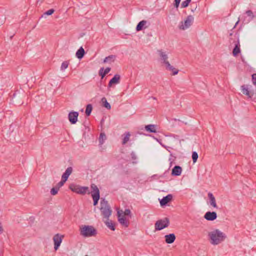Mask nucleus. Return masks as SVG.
I'll return each mask as SVG.
<instances>
[{"instance_id": "f257e3e1", "label": "nucleus", "mask_w": 256, "mask_h": 256, "mask_svg": "<svg viewBox=\"0 0 256 256\" xmlns=\"http://www.w3.org/2000/svg\"><path fill=\"white\" fill-rule=\"evenodd\" d=\"M208 236L211 244L218 245L224 241L226 236L225 234L218 229H215L208 232Z\"/></svg>"}, {"instance_id": "f03ea898", "label": "nucleus", "mask_w": 256, "mask_h": 256, "mask_svg": "<svg viewBox=\"0 0 256 256\" xmlns=\"http://www.w3.org/2000/svg\"><path fill=\"white\" fill-rule=\"evenodd\" d=\"M100 210L104 218L108 220V218L112 214V210L108 202L104 198H102L100 200Z\"/></svg>"}, {"instance_id": "7ed1b4c3", "label": "nucleus", "mask_w": 256, "mask_h": 256, "mask_svg": "<svg viewBox=\"0 0 256 256\" xmlns=\"http://www.w3.org/2000/svg\"><path fill=\"white\" fill-rule=\"evenodd\" d=\"M80 234L86 237L94 236L96 234V230L92 226H84L81 229Z\"/></svg>"}, {"instance_id": "20e7f679", "label": "nucleus", "mask_w": 256, "mask_h": 256, "mask_svg": "<svg viewBox=\"0 0 256 256\" xmlns=\"http://www.w3.org/2000/svg\"><path fill=\"white\" fill-rule=\"evenodd\" d=\"M170 224V220L168 218H164L157 220L154 224L155 230H160L168 227Z\"/></svg>"}, {"instance_id": "39448f33", "label": "nucleus", "mask_w": 256, "mask_h": 256, "mask_svg": "<svg viewBox=\"0 0 256 256\" xmlns=\"http://www.w3.org/2000/svg\"><path fill=\"white\" fill-rule=\"evenodd\" d=\"M90 188L92 190L90 193L94 200V206H96L98 204L100 198V190L98 186L94 184H91Z\"/></svg>"}, {"instance_id": "423d86ee", "label": "nucleus", "mask_w": 256, "mask_h": 256, "mask_svg": "<svg viewBox=\"0 0 256 256\" xmlns=\"http://www.w3.org/2000/svg\"><path fill=\"white\" fill-rule=\"evenodd\" d=\"M69 188L73 192L81 194H84L88 191V186H81L74 184H70Z\"/></svg>"}, {"instance_id": "0eeeda50", "label": "nucleus", "mask_w": 256, "mask_h": 256, "mask_svg": "<svg viewBox=\"0 0 256 256\" xmlns=\"http://www.w3.org/2000/svg\"><path fill=\"white\" fill-rule=\"evenodd\" d=\"M194 18L192 15L188 16L184 22H181L179 25V28L182 30H185L190 28L194 22Z\"/></svg>"}, {"instance_id": "6e6552de", "label": "nucleus", "mask_w": 256, "mask_h": 256, "mask_svg": "<svg viewBox=\"0 0 256 256\" xmlns=\"http://www.w3.org/2000/svg\"><path fill=\"white\" fill-rule=\"evenodd\" d=\"M64 238L63 235H60L59 234H56L53 237V240L54 242V248L55 250H56L60 247L62 238Z\"/></svg>"}, {"instance_id": "1a4fd4ad", "label": "nucleus", "mask_w": 256, "mask_h": 256, "mask_svg": "<svg viewBox=\"0 0 256 256\" xmlns=\"http://www.w3.org/2000/svg\"><path fill=\"white\" fill-rule=\"evenodd\" d=\"M118 222L125 228L129 226L130 222L128 220H126L124 216L120 213V211L118 212Z\"/></svg>"}, {"instance_id": "9d476101", "label": "nucleus", "mask_w": 256, "mask_h": 256, "mask_svg": "<svg viewBox=\"0 0 256 256\" xmlns=\"http://www.w3.org/2000/svg\"><path fill=\"white\" fill-rule=\"evenodd\" d=\"M78 112H70L68 114V120L72 124H75L78 121Z\"/></svg>"}, {"instance_id": "9b49d317", "label": "nucleus", "mask_w": 256, "mask_h": 256, "mask_svg": "<svg viewBox=\"0 0 256 256\" xmlns=\"http://www.w3.org/2000/svg\"><path fill=\"white\" fill-rule=\"evenodd\" d=\"M204 218L207 220L213 221L217 218V214L215 212H208L205 214Z\"/></svg>"}, {"instance_id": "f8f14e48", "label": "nucleus", "mask_w": 256, "mask_h": 256, "mask_svg": "<svg viewBox=\"0 0 256 256\" xmlns=\"http://www.w3.org/2000/svg\"><path fill=\"white\" fill-rule=\"evenodd\" d=\"M160 59L162 62L165 64V66L167 64V62H169L168 61V56L166 52L162 51V50H158Z\"/></svg>"}, {"instance_id": "ddd939ff", "label": "nucleus", "mask_w": 256, "mask_h": 256, "mask_svg": "<svg viewBox=\"0 0 256 256\" xmlns=\"http://www.w3.org/2000/svg\"><path fill=\"white\" fill-rule=\"evenodd\" d=\"M248 89V85L244 84L241 86V90L243 94L247 96L248 98H251L254 95V92L250 91Z\"/></svg>"}, {"instance_id": "4468645a", "label": "nucleus", "mask_w": 256, "mask_h": 256, "mask_svg": "<svg viewBox=\"0 0 256 256\" xmlns=\"http://www.w3.org/2000/svg\"><path fill=\"white\" fill-rule=\"evenodd\" d=\"M172 199V196L171 194H168L166 196H164L160 200V204L162 206H166L170 202Z\"/></svg>"}, {"instance_id": "2eb2a0df", "label": "nucleus", "mask_w": 256, "mask_h": 256, "mask_svg": "<svg viewBox=\"0 0 256 256\" xmlns=\"http://www.w3.org/2000/svg\"><path fill=\"white\" fill-rule=\"evenodd\" d=\"M120 76L119 74H115L114 76L110 80L108 84V87L110 88L114 84H118L120 83Z\"/></svg>"}, {"instance_id": "dca6fc26", "label": "nucleus", "mask_w": 256, "mask_h": 256, "mask_svg": "<svg viewBox=\"0 0 256 256\" xmlns=\"http://www.w3.org/2000/svg\"><path fill=\"white\" fill-rule=\"evenodd\" d=\"M166 242L168 244L173 243L176 240V236L174 234H170L164 236Z\"/></svg>"}, {"instance_id": "f3484780", "label": "nucleus", "mask_w": 256, "mask_h": 256, "mask_svg": "<svg viewBox=\"0 0 256 256\" xmlns=\"http://www.w3.org/2000/svg\"><path fill=\"white\" fill-rule=\"evenodd\" d=\"M147 23L148 22L146 20H142L136 26V30L139 32L142 30L143 28H148V26H145Z\"/></svg>"}, {"instance_id": "a211bd4d", "label": "nucleus", "mask_w": 256, "mask_h": 256, "mask_svg": "<svg viewBox=\"0 0 256 256\" xmlns=\"http://www.w3.org/2000/svg\"><path fill=\"white\" fill-rule=\"evenodd\" d=\"M165 66L166 70L172 72V75H176L178 72V70L171 66L170 62H167V64Z\"/></svg>"}, {"instance_id": "6ab92c4d", "label": "nucleus", "mask_w": 256, "mask_h": 256, "mask_svg": "<svg viewBox=\"0 0 256 256\" xmlns=\"http://www.w3.org/2000/svg\"><path fill=\"white\" fill-rule=\"evenodd\" d=\"M182 171V168L180 166H176L172 170V175L174 176H180Z\"/></svg>"}, {"instance_id": "aec40b11", "label": "nucleus", "mask_w": 256, "mask_h": 256, "mask_svg": "<svg viewBox=\"0 0 256 256\" xmlns=\"http://www.w3.org/2000/svg\"><path fill=\"white\" fill-rule=\"evenodd\" d=\"M208 196L210 200V204L214 208H217L218 206L216 205V200L212 194V192H208Z\"/></svg>"}, {"instance_id": "412c9836", "label": "nucleus", "mask_w": 256, "mask_h": 256, "mask_svg": "<svg viewBox=\"0 0 256 256\" xmlns=\"http://www.w3.org/2000/svg\"><path fill=\"white\" fill-rule=\"evenodd\" d=\"M240 43L238 40L237 41L236 44H235L234 48L232 50V54L234 56H236L238 54L240 53Z\"/></svg>"}, {"instance_id": "4be33fe9", "label": "nucleus", "mask_w": 256, "mask_h": 256, "mask_svg": "<svg viewBox=\"0 0 256 256\" xmlns=\"http://www.w3.org/2000/svg\"><path fill=\"white\" fill-rule=\"evenodd\" d=\"M72 172V168L71 166H70L66 168L65 172L62 174V178L65 180H67L68 178Z\"/></svg>"}, {"instance_id": "5701e85b", "label": "nucleus", "mask_w": 256, "mask_h": 256, "mask_svg": "<svg viewBox=\"0 0 256 256\" xmlns=\"http://www.w3.org/2000/svg\"><path fill=\"white\" fill-rule=\"evenodd\" d=\"M145 130L151 133L156 132V126L154 124H148L145 126Z\"/></svg>"}, {"instance_id": "b1692460", "label": "nucleus", "mask_w": 256, "mask_h": 256, "mask_svg": "<svg viewBox=\"0 0 256 256\" xmlns=\"http://www.w3.org/2000/svg\"><path fill=\"white\" fill-rule=\"evenodd\" d=\"M104 68H102L99 70V74L101 76L102 78H103L104 76L110 72L111 68H110L108 67L104 70Z\"/></svg>"}, {"instance_id": "393cba45", "label": "nucleus", "mask_w": 256, "mask_h": 256, "mask_svg": "<svg viewBox=\"0 0 256 256\" xmlns=\"http://www.w3.org/2000/svg\"><path fill=\"white\" fill-rule=\"evenodd\" d=\"M85 54V51L84 48L81 46L76 52V56L80 60L82 59Z\"/></svg>"}, {"instance_id": "a878e982", "label": "nucleus", "mask_w": 256, "mask_h": 256, "mask_svg": "<svg viewBox=\"0 0 256 256\" xmlns=\"http://www.w3.org/2000/svg\"><path fill=\"white\" fill-rule=\"evenodd\" d=\"M116 58V56L115 55H110L108 56L105 58L104 60V63H112L114 62Z\"/></svg>"}, {"instance_id": "bb28decb", "label": "nucleus", "mask_w": 256, "mask_h": 256, "mask_svg": "<svg viewBox=\"0 0 256 256\" xmlns=\"http://www.w3.org/2000/svg\"><path fill=\"white\" fill-rule=\"evenodd\" d=\"M130 134L129 132H126L122 135L124 136L122 142V144H125L130 140Z\"/></svg>"}, {"instance_id": "cd10ccee", "label": "nucleus", "mask_w": 256, "mask_h": 256, "mask_svg": "<svg viewBox=\"0 0 256 256\" xmlns=\"http://www.w3.org/2000/svg\"><path fill=\"white\" fill-rule=\"evenodd\" d=\"M105 224H106V226L109 228H110L111 230H114L116 228H115V225L112 222V220H108V219L105 222Z\"/></svg>"}, {"instance_id": "c85d7f7f", "label": "nucleus", "mask_w": 256, "mask_h": 256, "mask_svg": "<svg viewBox=\"0 0 256 256\" xmlns=\"http://www.w3.org/2000/svg\"><path fill=\"white\" fill-rule=\"evenodd\" d=\"M102 102L103 103V106L108 110H110L111 108L110 104L108 102L106 98L104 97L102 98Z\"/></svg>"}, {"instance_id": "c756f323", "label": "nucleus", "mask_w": 256, "mask_h": 256, "mask_svg": "<svg viewBox=\"0 0 256 256\" xmlns=\"http://www.w3.org/2000/svg\"><path fill=\"white\" fill-rule=\"evenodd\" d=\"M92 110V105L91 104H88L86 106V112H85L87 116H89Z\"/></svg>"}, {"instance_id": "7c9ffc66", "label": "nucleus", "mask_w": 256, "mask_h": 256, "mask_svg": "<svg viewBox=\"0 0 256 256\" xmlns=\"http://www.w3.org/2000/svg\"><path fill=\"white\" fill-rule=\"evenodd\" d=\"M106 137L104 133H100L99 137V142L100 144H103L104 140L106 139Z\"/></svg>"}, {"instance_id": "2f4dec72", "label": "nucleus", "mask_w": 256, "mask_h": 256, "mask_svg": "<svg viewBox=\"0 0 256 256\" xmlns=\"http://www.w3.org/2000/svg\"><path fill=\"white\" fill-rule=\"evenodd\" d=\"M191 0H186L183 1L181 4L182 8H185L188 6L190 3V2Z\"/></svg>"}, {"instance_id": "473e14b6", "label": "nucleus", "mask_w": 256, "mask_h": 256, "mask_svg": "<svg viewBox=\"0 0 256 256\" xmlns=\"http://www.w3.org/2000/svg\"><path fill=\"white\" fill-rule=\"evenodd\" d=\"M246 14L250 18V20H252L254 18V16L251 10H248L246 12Z\"/></svg>"}, {"instance_id": "72a5a7b5", "label": "nucleus", "mask_w": 256, "mask_h": 256, "mask_svg": "<svg viewBox=\"0 0 256 256\" xmlns=\"http://www.w3.org/2000/svg\"><path fill=\"white\" fill-rule=\"evenodd\" d=\"M198 158V154L196 152H193L192 153V159L194 163H195Z\"/></svg>"}, {"instance_id": "f704fd0d", "label": "nucleus", "mask_w": 256, "mask_h": 256, "mask_svg": "<svg viewBox=\"0 0 256 256\" xmlns=\"http://www.w3.org/2000/svg\"><path fill=\"white\" fill-rule=\"evenodd\" d=\"M68 64L69 62L68 61L64 62L61 65V70H64L66 69L68 67Z\"/></svg>"}, {"instance_id": "c9c22d12", "label": "nucleus", "mask_w": 256, "mask_h": 256, "mask_svg": "<svg viewBox=\"0 0 256 256\" xmlns=\"http://www.w3.org/2000/svg\"><path fill=\"white\" fill-rule=\"evenodd\" d=\"M59 190L58 188L56 186L52 188L50 190V194L54 196L58 194V190Z\"/></svg>"}, {"instance_id": "e433bc0d", "label": "nucleus", "mask_w": 256, "mask_h": 256, "mask_svg": "<svg viewBox=\"0 0 256 256\" xmlns=\"http://www.w3.org/2000/svg\"><path fill=\"white\" fill-rule=\"evenodd\" d=\"M130 156H131V158H132V160H135L137 159V156L136 155V154H135L134 152H132L130 154ZM134 164H136V162H134V161H133L132 162Z\"/></svg>"}, {"instance_id": "4c0bfd02", "label": "nucleus", "mask_w": 256, "mask_h": 256, "mask_svg": "<svg viewBox=\"0 0 256 256\" xmlns=\"http://www.w3.org/2000/svg\"><path fill=\"white\" fill-rule=\"evenodd\" d=\"M66 182V180H65L62 178V180L57 184L56 186L58 188L60 189V188L64 185Z\"/></svg>"}, {"instance_id": "58836bf2", "label": "nucleus", "mask_w": 256, "mask_h": 256, "mask_svg": "<svg viewBox=\"0 0 256 256\" xmlns=\"http://www.w3.org/2000/svg\"><path fill=\"white\" fill-rule=\"evenodd\" d=\"M54 9H50L44 12V14L50 16L54 12Z\"/></svg>"}, {"instance_id": "ea45409f", "label": "nucleus", "mask_w": 256, "mask_h": 256, "mask_svg": "<svg viewBox=\"0 0 256 256\" xmlns=\"http://www.w3.org/2000/svg\"><path fill=\"white\" fill-rule=\"evenodd\" d=\"M180 0H174V6L178 8L179 5H180Z\"/></svg>"}, {"instance_id": "a19ab883", "label": "nucleus", "mask_w": 256, "mask_h": 256, "mask_svg": "<svg viewBox=\"0 0 256 256\" xmlns=\"http://www.w3.org/2000/svg\"><path fill=\"white\" fill-rule=\"evenodd\" d=\"M252 84L256 86V74H254L252 76Z\"/></svg>"}, {"instance_id": "79ce46f5", "label": "nucleus", "mask_w": 256, "mask_h": 256, "mask_svg": "<svg viewBox=\"0 0 256 256\" xmlns=\"http://www.w3.org/2000/svg\"><path fill=\"white\" fill-rule=\"evenodd\" d=\"M130 214H131V212H130V210L126 209V210H125L124 212V216H130Z\"/></svg>"}, {"instance_id": "37998d69", "label": "nucleus", "mask_w": 256, "mask_h": 256, "mask_svg": "<svg viewBox=\"0 0 256 256\" xmlns=\"http://www.w3.org/2000/svg\"><path fill=\"white\" fill-rule=\"evenodd\" d=\"M174 158H169V161L170 162V164H172V162L174 160V159L176 158V157L175 156H174Z\"/></svg>"}, {"instance_id": "c03bdc74", "label": "nucleus", "mask_w": 256, "mask_h": 256, "mask_svg": "<svg viewBox=\"0 0 256 256\" xmlns=\"http://www.w3.org/2000/svg\"><path fill=\"white\" fill-rule=\"evenodd\" d=\"M170 156H172V154H170Z\"/></svg>"}, {"instance_id": "a18cd8bd", "label": "nucleus", "mask_w": 256, "mask_h": 256, "mask_svg": "<svg viewBox=\"0 0 256 256\" xmlns=\"http://www.w3.org/2000/svg\"><path fill=\"white\" fill-rule=\"evenodd\" d=\"M38 0V2L40 0Z\"/></svg>"}, {"instance_id": "49530a36", "label": "nucleus", "mask_w": 256, "mask_h": 256, "mask_svg": "<svg viewBox=\"0 0 256 256\" xmlns=\"http://www.w3.org/2000/svg\"><path fill=\"white\" fill-rule=\"evenodd\" d=\"M88 256V255H86V256Z\"/></svg>"}]
</instances>
